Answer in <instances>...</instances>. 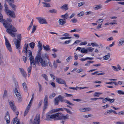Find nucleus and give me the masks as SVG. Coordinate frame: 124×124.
Returning a JSON list of instances; mask_svg holds the SVG:
<instances>
[{"instance_id": "nucleus-18", "label": "nucleus", "mask_w": 124, "mask_h": 124, "mask_svg": "<svg viewBox=\"0 0 124 124\" xmlns=\"http://www.w3.org/2000/svg\"><path fill=\"white\" fill-rule=\"evenodd\" d=\"M38 50L39 51H41L42 49V44L40 41H39L38 43Z\"/></svg>"}, {"instance_id": "nucleus-36", "label": "nucleus", "mask_w": 124, "mask_h": 124, "mask_svg": "<svg viewBox=\"0 0 124 124\" xmlns=\"http://www.w3.org/2000/svg\"><path fill=\"white\" fill-rule=\"evenodd\" d=\"M106 99L109 102L112 103L115 101V99H110L108 98V99Z\"/></svg>"}, {"instance_id": "nucleus-64", "label": "nucleus", "mask_w": 124, "mask_h": 124, "mask_svg": "<svg viewBox=\"0 0 124 124\" xmlns=\"http://www.w3.org/2000/svg\"><path fill=\"white\" fill-rule=\"evenodd\" d=\"M119 115L120 116L121 115H124V112L123 111H121L118 113Z\"/></svg>"}, {"instance_id": "nucleus-8", "label": "nucleus", "mask_w": 124, "mask_h": 124, "mask_svg": "<svg viewBox=\"0 0 124 124\" xmlns=\"http://www.w3.org/2000/svg\"><path fill=\"white\" fill-rule=\"evenodd\" d=\"M5 44L6 47L9 52H11L12 51V49L10 44L6 38L5 37Z\"/></svg>"}, {"instance_id": "nucleus-56", "label": "nucleus", "mask_w": 124, "mask_h": 124, "mask_svg": "<svg viewBox=\"0 0 124 124\" xmlns=\"http://www.w3.org/2000/svg\"><path fill=\"white\" fill-rule=\"evenodd\" d=\"M81 40H77L75 41L72 44V45H73L74 44H77L79 43V42H81Z\"/></svg>"}, {"instance_id": "nucleus-46", "label": "nucleus", "mask_w": 124, "mask_h": 124, "mask_svg": "<svg viewBox=\"0 0 124 124\" xmlns=\"http://www.w3.org/2000/svg\"><path fill=\"white\" fill-rule=\"evenodd\" d=\"M36 26H35V25H33V26L32 31L31 32V33H33L36 30Z\"/></svg>"}, {"instance_id": "nucleus-40", "label": "nucleus", "mask_w": 124, "mask_h": 124, "mask_svg": "<svg viewBox=\"0 0 124 124\" xmlns=\"http://www.w3.org/2000/svg\"><path fill=\"white\" fill-rule=\"evenodd\" d=\"M18 101L19 102H21L22 101V99L21 95L17 97Z\"/></svg>"}, {"instance_id": "nucleus-5", "label": "nucleus", "mask_w": 124, "mask_h": 124, "mask_svg": "<svg viewBox=\"0 0 124 124\" xmlns=\"http://www.w3.org/2000/svg\"><path fill=\"white\" fill-rule=\"evenodd\" d=\"M58 98L60 101L62 102H65L69 105L71 106H74V104L71 103L68 100L66 99H64V96H62L61 95H59L58 96Z\"/></svg>"}, {"instance_id": "nucleus-31", "label": "nucleus", "mask_w": 124, "mask_h": 124, "mask_svg": "<svg viewBox=\"0 0 124 124\" xmlns=\"http://www.w3.org/2000/svg\"><path fill=\"white\" fill-rule=\"evenodd\" d=\"M50 13H57V11L55 9H53L52 10H50L49 11Z\"/></svg>"}, {"instance_id": "nucleus-38", "label": "nucleus", "mask_w": 124, "mask_h": 124, "mask_svg": "<svg viewBox=\"0 0 124 124\" xmlns=\"http://www.w3.org/2000/svg\"><path fill=\"white\" fill-rule=\"evenodd\" d=\"M64 108H56L55 109V112H57L59 111L60 110L61 111H63L64 110Z\"/></svg>"}, {"instance_id": "nucleus-50", "label": "nucleus", "mask_w": 124, "mask_h": 124, "mask_svg": "<svg viewBox=\"0 0 124 124\" xmlns=\"http://www.w3.org/2000/svg\"><path fill=\"white\" fill-rule=\"evenodd\" d=\"M84 14V12L83 11H82L78 14L77 15L78 16H81L83 15Z\"/></svg>"}, {"instance_id": "nucleus-10", "label": "nucleus", "mask_w": 124, "mask_h": 124, "mask_svg": "<svg viewBox=\"0 0 124 124\" xmlns=\"http://www.w3.org/2000/svg\"><path fill=\"white\" fill-rule=\"evenodd\" d=\"M15 93L17 96H19L21 95L20 93L18 92V89L19 88V86L17 83L16 82L15 83Z\"/></svg>"}, {"instance_id": "nucleus-41", "label": "nucleus", "mask_w": 124, "mask_h": 124, "mask_svg": "<svg viewBox=\"0 0 124 124\" xmlns=\"http://www.w3.org/2000/svg\"><path fill=\"white\" fill-rule=\"evenodd\" d=\"M93 12L91 11H89L85 12V14L86 15H92L93 14Z\"/></svg>"}, {"instance_id": "nucleus-26", "label": "nucleus", "mask_w": 124, "mask_h": 124, "mask_svg": "<svg viewBox=\"0 0 124 124\" xmlns=\"http://www.w3.org/2000/svg\"><path fill=\"white\" fill-rule=\"evenodd\" d=\"M60 8L62 9L65 10H66L68 9L67 5L65 4L60 7Z\"/></svg>"}, {"instance_id": "nucleus-29", "label": "nucleus", "mask_w": 124, "mask_h": 124, "mask_svg": "<svg viewBox=\"0 0 124 124\" xmlns=\"http://www.w3.org/2000/svg\"><path fill=\"white\" fill-rule=\"evenodd\" d=\"M88 51L87 49L85 48H82L81 50V52L82 53H86L88 52Z\"/></svg>"}, {"instance_id": "nucleus-45", "label": "nucleus", "mask_w": 124, "mask_h": 124, "mask_svg": "<svg viewBox=\"0 0 124 124\" xmlns=\"http://www.w3.org/2000/svg\"><path fill=\"white\" fill-rule=\"evenodd\" d=\"M10 5V3H14L15 2L14 0H6Z\"/></svg>"}, {"instance_id": "nucleus-62", "label": "nucleus", "mask_w": 124, "mask_h": 124, "mask_svg": "<svg viewBox=\"0 0 124 124\" xmlns=\"http://www.w3.org/2000/svg\"><path fill=\"white\" fill-rule=\"evenodd\" d=\"M77 21V20L76 19L73 18L71 21L72 22H73L74 23H75Z\"/></svg>"}, {"instance_id": "nucleus-53", "label": "nucleus", "mask_w": 124, "mask_h": 124, "mask_svg": "<svg viewBox=\"0 0 124 124\" xmlns=\"http://www.w3.org/2000/svg\"><path fill=\"white\" fill-rule=\"evenodd\" d=\"M66 110L67 112L70 114H72V112H71V111L68 109H67L66 108H64V110Z\"/></svg>"}, {"instance_id": "nucleus-48", "label": "nucleus", "mask_w": 124, "mask_h": 124, "mask_svg": "<svg viewBox=\"0 0 124 124\" xmlns=\"http://www.w3.org/2000/svg\"><path fill=\"white\" fill-rule=\"evenodd\" d=\"M85 4L84 2H81L78 3V6L79 7H81Z\"/></svg>"}, {"instance_id": "nucleus-51", "label": "nucleus", "mask_w": 124, "mask_h": 124, "mask_svg": "<svg viewBox=\"0 0 124 124\" xmlns=\"http://www.w3.org/2000/svg\"><path fill=\"white\" fill-rule=\"evenodd\" d=\"M87 50H88L89 51L92 52L94 49V48L91 47H88L87 48Z\"/></svg>"}, {"instance_id": "nucleus-49", "label": "nucleus", "mask_w": 124, "mask_h": 124, "mask_svg": "<svg viewBox=\"0 0 124 124\" xmlns=\"http://www.w3.org/2000/svg\"><path fill=\"white\" fill-rule=\"evenodd\" d=\"M7 95V91L5 90H4V93L3 94V96L5 98V97Z\"/></svg>"}, {"instance_id": "nucleus-7", "label": "nucleus", "mask_w": 124, "mask_h": 124, "mask_svg": "<svg viewBox=\"0 0 124 124\" xmlns=\"http://www.w3.org/2000/svg\"><path fill=\"white\" fill-rule=\"evenodd\" d=\"M14 42L16 46V48L19 50L21 48L20 46L21 42L16 38L14 39Z\"/></svg>"}, {"instance_id": "nucleus-55", "label": "nucleus", "mask_w": 124, "mask_h": 124, "mask_svg": "<svg viewBox=\"0 0 124 124\" xmlns=\"http://www.w3.org/2000/svg\"><path fill=\"white\" fill-rule=\"evenodd\" d=\"M87 42L86 41H84L82 42L81 43H80V45H85L87 44Z\"/></svg>"}, {"instance_id": "nucleus-33", "label": "nucleus", "mask_w": 124, "mask_h": 124, "mask_svg": "<svg viewBox=\"0 0 124 124\" xmlns=\"http://www.w3.org/2000/svg\"><path fill=\"white\" fill-rule=\"evenodd\" d=\"M112 112V109L108 110L105 111L104 113V114L105 115H107Z\"/></svg>"}, {"instance_id": "nucleus-13", "label": "nucleus", "mask_w": 124, "mask_h": 124, "mask_svg": "<svg viewBox=\"0 0 124 124\" xmlns=\"http://www.w3.org/2000/svg\"><path fill=\"white\" fill-rule=\"evenodd\" d=\"M5 119L6 121V124H9L10 123V117L9 113L7 111L5 117Z\"/></svg>"}, {"instance_id": "nucleus-22", "label": "nucleus", "mask_w": 124, "mask_h": 124, "mask_svg": "<svg viewBox=\"0 0 124 124\" xmlns=\"http://www.w3.org/2000/svg\"><path fill=\"white\" fill-rule=\"evenodd\" d=\"M124 43V38H122L120 40L118 43V45L119 46L122 45Z\"/></svg>"}, {"instance_id": "nucleus-37", "label": "nucleus", "mask_w": 124, "mask_h": 124, "mask_svg": "<svg viewBox=\"0 0 124 124\" xmlns=\"http://www.w3.org/2000/svg\"><path fill=\"white\" fill-rule=\"evenodd\" d=\"M41 76L42 77L44 78L47 81H48L47 76L46 75L43 74Z\"/></svg>"}, {"instance_id": "nucleus-1", "label": "nucleus", "mask_w": 124, "mask_h": 124, "mask_svg": "<svg viewBox=\"0 0 124 124\" xmlns=\"http://www.w3.org/2000/svg\"><path fill=\"white\" fill-rule=\"evenodd\" d=\"M2 6L0 3V22H3L4 26L7 29L6 31L12 37H15V34L12 32H16L17 30L13 25L7 22V20L3 19V16L1 13Z\"/></svg>"}, {"instance_id": "nucleus-21", "label": "nucleus", "mask_w": 124, "mask_h": 124, "mask_svg": "<svg viewBox=\"0 0 124 124\" xmlns=\"http://www.w3.org/2000/svg\"><path fill=\"white\" fill-rule=\"evenodd\" d=\"M61 17L63 18V19L66 21V20L68 19L69 18V15L67 13H66L64 15L61 16Z\"/></svg>"}, {"instance_id": "nucleus-9", "label": "nucleus", "mask_w": 124, "mask_h": 124, "mask_svg": "<svg viewBox=\"0 0 124 124\" xmlns=\"http://www.w3.org/2000/svg\"><path fill=\"white\" fill-rule=\"evenodd\" d=\"M40 122V115L37 114L35 117L32 124H39Z\"/></svg>"}, {"instance_id": "nucleus-17", "label": "nucleus", "mask_w": 124, "mask_h": 124, "mask_svg": "<svg viewBox=\"0 0 124 124\" xmlns=\"http://www.w3.org/2000/svg\"><path fill=\"white\" fill-rule=\"evenodd\" d=\"M41 51H38V55L35 58L36 60V61L39 60L40 59L42 58L41 56Z\"/></svg>"}, {"instance_id": "nucleus-47", "label": "nucleus", "mask_w": 124, "mask_h": 124, "mask_svg": "<svg viewBox=\"0 0 124 124\" xmlns=\"http://www.w3.org/2000/svg\"><path fill=\"white\" fill-rule=\"evenodd\" d=\"M117 92L118 94L120 95L124 94V92L121 90H118Z\"/></svg>"}, {"instance_id": "nucleus-3", "label": "nucleus", "mask_w": 124, "mask_h": 124, "mask_svg": "<svg viewBox=\"0 0 124 124\" xmlns=\"http://www.w3.org/2000/svg\"><path fill=\"white\" fill-rule=\"evenodd\" d=\"M26 55L27 58H28L30 60V64L31 65H32V63L33 65V67H35L36 66V63L34 60V57L32 55V52L31 51L28 50L27 52L26 53Z\"/></svg>"}, {"instance_id": "nucleus-27", "label": "nucleus", "mask_w": 124, "mask_h": 124, "mask_svg": "<svg viewBox=\"0 0 124 124\" xmlns=\"http://www.w3.org/2000/svg\"><path fill=\"white\" fill-rule=\"evenodd\" d=\"M5 7L4 11L6 13L9 11V10L8 7V6L7 5L6 3H5L4 5Z\"/></svg>"}, {"instance_id": "nucleus-42", "label": "nucleus", "mask_w": 124, "mask_h": 124, "mask_svg": "<svg viewBox=\"0 0 124 124\" xmlns=\"http://www.w3.org/2000/svg\"><path fill=\"white\" fill-rule=\"evenodd\" d=\"M38 84L39 85V91L40 92L42 91V88L41 85L39 83H38Z\"/></svg>"}, {"instance_id": "nucleus-44", "label": "nucleus", "mask_w": 124, "mask_h": 124, "mask_svg": "<svg viewBox=\"0 0 124 124\" xmlns=\"http://www.w3.org/2000/svg\"><path fill=\"white\" fill-rule=\"evenodd\" d=\"M29 110L28 109H26V110H25L24 112V116H26L28 113L29 111Z\"/></svg>"}, {"instance_id": "nucleus-28", "label": "nucleus", "mask_w": 124, "mask_h": 124, "mask_svg": "<svg viewBox=\"0 0 124 124\" xmlns=\"http://www.w3.org/2000/svg\"><path fill=\"white\" fill-rule=\"evenodd\" d=\"M22 85L25 91L26 92L27 91V87L26 83L25 82L23 83Z\"/></svg>"}, {"instance_id": "nucleus-58", "label": "nucleus", "mask_w": 124, "mask_h": 124, "mask_svg": "<svg viewBox=\"0 0 124 124\" xmlns=\"http://www.w3.org/2000/svg\"><path fill=\"white\" fill-rule=\"evenodd\" d=\"M71 40H69L67 41H65L64 42V43L65 44H68L70 42Z\"/></svg>"}, {"instance_id": "nucleus-39", "label": "nucleus", "mask_w": 124, "mask_h": 124, "mask_svg": "<svg viewBox=\"0 0 124 124\" xmlns=\"http://www.w3.org/2000/svg\"><path fill=\"white\" fill-rule=\"evenodd\" d=\"M55 95V93H53L51 95L49 96V98L50 99H52Z\"/></svg>"}, {"instance_id": "nucleus-59", "label": "nucleus", "mask_w": 124, "mask_h": 124, "mask_svg": "<svg viewBox=\"0 0 124 124\" xmlns=\"http://www.w3.org/2000/svg\"><path fill=\"white\" fill-rule=\"evenodd\" d=\"M112 68L114 69V70L116 71H118V70L116 68V67L114 66H112Z\"/></svg>"}, {"instance_id": "nucleus-2", "label": "nucleus", "mask_w": 124, "mask_h": 124, "mask_svg": "<svg viewBox=\"0 0 124 124\" xmlns=\"http://www.w3.org/2000/svg\"><path fill=\"white\" fill-rule=\"evenodd\" d=\"M50 112H49L46 114V117L45 119V120L49 121L51 119L53 118H54V120H66L69 119V116L68 114L65 116L61 113H58L50 115Z\"/></svg>"}, {"instance_id": "nucleus-54", "label": "nucleus", "mask_w": 124, "mask_h": 124, "mask_svg": "<svg viewBox=\"0 0 124 124\" xmlns=\"http://www.w3.org/2000/svg\"><path fill=\"white\" fill-rule=\"evenodd\" d=\"M53 65L55 69H56L57 67V65L56 63H55V61H54L53 63Z\"/></svg>"}, {"instance_id": "nucleus-14", "label": "nucleus", "mask_w": 124, "mask_h": 124, "mask_svg": "<svg viewBox=\"0 0 124 124\" xmlns=\"http://www.w3.org/2000/svg\"><path fill=\"white\" fill-rule=\"evenodd\" d=\"M36 19L38 20L39 23L40 24H47L46 20L45 19H43L40 17H37Z\"/></svg>"}, {"instance_id": "nucleus-11", "label": "nucleus", "mask_w": 124, "mask_h": 124, "mask_svg": "<svg viewBox=\"0 0 124 124\" xmlns=\"http://www.w3.org/2000/svg\"><path fill=\"white\" fill-rule=\"evenodd\" d=\"M8 101L11 109L14 112H15L16 109V108L14 102L13 101H10L9 100H8Z\"/></svg>"}, {"instance_id": "nucleus-52", "label": "nucleus", "mask_w": 124, "mask_h": 124, "mask_svg": "<svg viewBox=\"0 0 124 124\" xmlns=\"http://www.w3.org/2000/svg\"><path fill=\"white\" fill-rule=\"evenodd\" d=\"M79 111L81 112H86L85 108H81L79 109Z\"/></svg>"}, {"instance_id": "nucleus-34", "label": "nucleus", "mask_w": 124, "mask_h": 124, "mask_svg": "<svg viewBox=\"0 0 124 124\" xmlns=\"http://www.w3.org/2000/svg\"><path fill=\"white\" fill-rule=\"evenodd\" d=\"M31 66H29V67L28 68L27 70L28 72V75H30L31 74V71L32 67L31 65Z\"/></svg>"}, {"instance_id": "nucleus-43", "label": "nucleus", "mask_w": 124, "mask_h": 124, "mask_svg": "<svg viewBox=\"0 0 124 124\" xmlns=\"http://www.w3.org/2000/svg\"><path fill=\"white\" fill-rule=\"evenodd\" d=\"M17 38L18 39V40H19V41H20L21 42L22 38L21 34H19L17 35Z\"/></svg>"}, {"instance_id": "nucleus-61", "label": "nucleus", "mask_w": 124, "mask_h": 124, "mask_svg": "<svg viewBox=\"0 0 124 124\" xmlns=\"http://www.w3.org/2000/svg\"><path fill=\"white\" fill-rule=\"evenodd\" d=\"M23 60L24 61V63H26L27 60V59L26 57L24 56H23Z\"/></svg>"}, {"instance_id": "nucleus-24", "label": "nucleus", "mask_w": 124, "mask_h": 124, "mask_svg": "<svg viewBox=\"0 0 124 124\" xmlns=\"http://www.w3.org/2000/svg\"><path fill=\"white\" fill-rule=\"evenodd\" d=\"M102 6L100 4H99L98 5L96 6L95 7H94V9L95 10H97L102 8Z\"/></svg>"}, {"instance_id": "nucleus-16", "label": "nucleus", "mask_w": 124, "mask_h": 124, "mask_svg": "<svg viewBox=\"0 0 124 124\" xmlns=\"http://www.w3.org/2000/svg\"><path fill=\"white\" fill-rule=\"evenodd\" d=\"M58 22L59 24L62 26L63 25L66 23L65 20L62 19H60L58 20Z\"/></svg>"}, {"instance_id": "nucleus-63", "label": "nucleus", "mask_w": 124, "mask_h": 124, "mask_svg": "<svg viewBox=\"0 0 124 124\" xmlns=\"http://www.w3.org/2000/svg\"><path fill=\"white\" fill-rule=\"evenodd\" d=\"M83 71V70L82 69H79L77 71V72L78 73L80 72H82V71Z\"/></svg>"}, {"instance_id": "nucleus-6", "label": "nucleus", "mask_w": 124, "mask_h": 124, "mask_svg": "<svg viewBox=\"0 0 124 124\" xmlns=\"http://www.w3.org/2000/svg\"><path fill=\"white\" fill-rule=\"evenodd\" d=\"M48 96L47 95H45L44 100V104L43 109V113H44L45 111L47 108V107L48 105V103L47 101Z\"/></svg>"}, {"instance_id": "nucleus-30", "label": "nucleus", "mask_w": 124, "mask_h": 124, "mask_svg": "<svg viewBox=\"0 0 124 124\" xmlns=\"http://www.w3.org/2000/svg\"><path fill=\"white\" fill-rule=\"evenodd\" d=\"M42 3L44 5L43 7H50V6L49 3L43 2H42Z\"/></svg>"}, {"instance_id": "nucleus-32", "label": "nucleus", "mask_w": 124, "mask_h": 124, "mask_svg": "<svg viewBox=\"0 0 124 124\" xmlns=\"http://www.w3.org/2000/svg\"><path fill=\"white\" fill-rule=\"evenodd\" d=\"M35 43L33 42H32L30 43L29 44V46L31 48H34L35 46Z\"/></svg>"}, {"instance_id": "nucleus-23", "label": "nucleus", "mask_w": 124, "mask_h": 124, "mask_svg": "<svg viewBox=\"0 0 124 124\" xmlns=\"http://www.w3.org/2000/svg\"><path fill=\"white\" fill-rule=\"evenodd\" d=\"M110 54L108 53V54L107 55H106L103 57V59L105 60H108L110 58Z\"/></svg>"}, {"instance_id": "nucleus-57", "label": "nucleus", "mask_w": 124, "mask_h": 124, "mask_svg": "<svg viewBox=\"0 0 124 124\" xmlns=\"http://www.w3.org/2000/svg\"><path fill=\"white\" fill-rule=\"evenodd\" d=\"M28 47V45L27 43H26L25 44V45L24 46V48L25 49L27 50V47Z\"/></svg>"}, {"instance_id": "nucleus-20", "label": "nucleus", "mask_w": 124, "mask_h": 124, "mask_svg": "<svg viewBox=\"0 0 124 124\" xmlns=\"http://www.w3.org/2000/svg\"><path fill=\"white\" fill-rule=\"evenodd\" d=\"M9 5L14 11H16V8L17 7L16 5L14 4L13 3H10Z\"/></svg>"}, {"instance_id": "nucleus-19", "label": "nucleus", "mask_w": 124, "mask_h": 124, "mask_svg": "<svg viewBox=\"0 0 124 124\" xmlns=\"http://www.w3.org/2000/svg\"><path fill=\"white\" fill-rule=\"evenodd\" d=\"M19 69L23 76L24 77H25L27 76V74L26 72L24 71V70L22 68H20Z\"/></svg>"}, {"instance_id": "nucleus-4", "label": "nucleus", "mask_w": 124, "mask_h": 124, "mask_svg": "<svg viewBox=\"0 0 124 124\" xmlns=\"http://www.w3.org/2000/svg\"><path fill=\"white\" fill-rule=\"evenodd\" d=\"M36 61L38 62H40V65L43 67H46L48 65V61L44 57L42 58L40 60Z\"/></svg>"}, {"instance_id": "nucleus-12", "label": "nucleus", "mask_w": 124, "mask_h": 124, "mask_svg": "<svg viewBox=\"0 0 124 124\" xmlns=\"http://www.w3.org/2000/svg\"><path fill=\"white\" fill-rule=\"evenodd\" d=\"M6 13L7 15L9 16L12 18H16V16L15 13L13 11H11L10 10H9V11Z\"/></svg>"}, {"instance_id": "nucleus-25", "label": "nucleus", "mask_w": 124, "mask_h": 124, "mask_svg": "<svg viewBox=\"0 0 124 124\" xmlns=\"http://www.w3.org/2000/svg\"><path fill=\"white\" fill-rule=\"evenodd\" d=\"M54 101V105H56L58 104L59 101L57 97L55 98Z\"/></svg>"}, {"instance_id": "nucleus-15", "label": "nucleus", "mask_w": 124, "mask_h": 124, "mask_svg": "<svg viewBox=\"0 0 124 124\" xmlns=\"http://www.w3.org/2000/svg\"><path fill=\"white\" fill-rule=\"evenodd\" d=\"M56 79V82L58 84H66L64 80L62 79L57 78Z\"/></svg>"}, {"instance_id": "nucleus-35", "label": "nucleus", "mask_w": 124, "mask_h": 124, "mask_svg": "<svg viewBox=\"0 0 124 124\" xmlns=\"http://www.w3.org/2000/svg\"><path fill=\"white\" fill-rule=\"evenodd\" d=\"M44 49L46 51H48L50 50L49 46L48 45H46V46L44 47Z\"/></svg>"}, {"instance_id": "nucleus-60", "label": "nucleus", "mask_w": 124, "mask_h": 124, "mask_svg": "<svg viewBox=\"0 0 124 124\" xmlns=\"http://www.w3.org/2000/svg\"><path fill=\"white\" fill-rule=\"evenodd\" d=\"M91 44L93 47H94V46H98L99 45L96 43H91Z\"/></svg>"}]
</instances>
